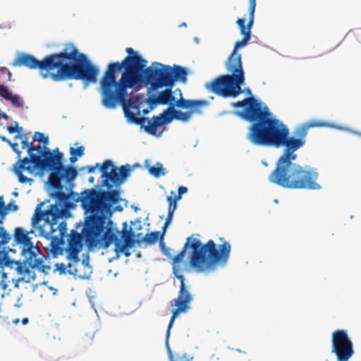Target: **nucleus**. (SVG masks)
Listing matches in <instances>:
<instances>
[{
  "label": "nucleus",
  "instance_id": "nucleus-26",
  "mask_svg": "<svg viewBox=\"0 0 361 361\" xmlns=\"http://www.w3.org/2000/svg\"><path fill=\"white\" fill-rule=\"evenodd\" d=\"M149 173L154 177H158V166H152L149 169Z\"/></svg>",
  "mask_w": 361,
  "mask_h": 361
},
{
  "label": "nucleus",
  "instance_id": "nucleus-6",
  "mask_svg": "<svg viewBox=\"0 0 361 361\" xmlns=\"http://www.w3.org/2000/svg\"><path fill=\"white\" fill-rule=\"evenodd\" d=\"M256 7H249V20L245 25V18L236 20L240 34L243 36L240 41L235 43L232 53L226 62V68L229 75H221L206 83L205 87L210 92L224 98H235L243 92L241 86L245 84V73L243 68L241 54H238V49L245 47L251 37V29L254 24Z\"/></svg>",
  "mask_w": 361,
  "mask_h": 361
},
{
  "label": "nucleus",
  "instance_id": "nucleus-35",
  "mask_svg": "<svg viewBox=\"0 0 361 361\" xmlns=\"http://www.w3.org/2000/svg\"><path fill=\"white\" fill-rule=\"evenodd\" d=\"M88 181L90 183H94V178L93 176H90L88 178Z\"/></svg>",
  "mask_w": 361,
  "mask_h": 361
},
{
  "label": "nucleus",
  "instance_id": "nucleus-31",
  "mask_svg": "<svg viewBox=\"0 0 361 361\" xmlns=\"http://www.w3.org/2000/svg\"><path fill=\"white\" fill-rule=\"evenodd\" d=\"M1 288L5 290L6 289L7 284L4 281H1Z\"/></svg>",
  "mask_w": 361,
  "mask_h": 361
},
{
  "label": "nucleus",
  "instance_id": "nucleus-38",
  "mask_svg": "<svg viewBox=\"0 0 361 361\" xmlns=\"http://www.w3.org/2000/svg\"><path fill=\"white\" fill-rule=\"evenodd\" d=\"M8 80H10L11 76V73L8 71Z\"/></svg>",
  "mask_w": 361,
  "mask_h": 361
},
{
  "label": "nucleus",
  "instance_id": "nucleus-10",
  "mask_svg": "<svg viewBox=\"0 0 361 361\" xmlns=\"http://www.w3.org/2000/svg\"><path fill=\"white\" fill-rule=\"evenodd\" d=\"M172 88L166 87L164 90L159 91V105L190 109V111H194L196 114L200 115L203 114L202 109L209 105L207 100L184 99L182 90L180 88H176L174 90Z\"/></svg>",
  "mask_w": 361,
  "mask_h": 361
},
{
  "label": "nucleus",
  "instance_id": "nucleus-2",
  "mask_svg": "<svg viewBox=\"0 0 361 361\" xmlns=\"http://www.w3.org/2000/svg\"><path fill=\"white\" fill-rule=\"evenodd\" d=\"M21 139V147L27 149L29 157L19 159L14 165V172L21 183H31L33 180L23 174V171L33 173L36 169L49 171L48 183L53 190L51 196L56 200L49 209L42 211L38 204L32 218V227L39 230V234L51 240L50 252L54 257L63 254L64 238L66 236V219L71 216L69 209L73 204L70 199L73 195L74 180L78 176L76 169L63 164V154L58 148L52 152L49 148L33 145L27 140L26 135H16Z\"/></svg>",
  "mask_w": 361,
  "mask_h": 361
},
{
  "label": "nucleus",
  "instance_id": "nucleus-20",
  "mask_svg": "<svg viewBox=\"0 0 361 361\" xmlns=\"http://www.w3.org/2000/svg\"><path fill=\"white\" fill-rule=\"evenodd\" d=\"M7 101L10 102L13 106L17 108H22L24 105L22 98L18 94H13L11 93Z\"/></svg>",
  "mask_w": 361,
  "mask_h": 361
},
{
  "label": "nucleus",
  "instance_id": "nucleus-7",
  "mask_svg": "<svg viewBox=\"0 0 361 361\" xmlns=\"http://www.w3.org/2000/svg\"><path fill=\"white\" fill-rule=\"evenodd\" d=\"M165 232L166 230L163 229L161 233L159 232V247L166 256L172 259L173 269L178 267L179 263L183 261L188 248L192 250L190 257V265L198 271H212L218 264H226L228 262L231 246L228 241L224 240V238H220L222 244L217 249L212 240L202 245L199 239L192 236L188 237L181 251L173 256L172 250L166 247L164 242Z\"/></svg>",
  "mask_w": 361,
  "mask_h": 361
},
{
  "label": "nucleus",
  "instance_id": "nucleus-27",
  "mask_svg": "<svg viewBox=\"0 0 361 361\" xmlns=\"http://www.w3.org/2000/svg\"><path fill=\"white\" fill-rule=\"evenodd\" d=\"M68 272L70 274H77V269H75V267L74 266H73L71 264H69L68 265Z\"/></svg>",
  "mask_w": 361,
  "mask_h": 361
},
{
  "label": "nucleus",
  "instance_id": "nucleus-37",
  "mask_svg": "<svg viewBox=\"0 0 361 361\" xmlns=\"http://www.w3.org/2000/svg\"><path fill=\"white\" fill-rule=\"evenodd\" d=\"M247 92L248 94H251V90H250L249 88H247Z\"/></svg>",
  "mask_w": 361,
  "mask_h": 361
},
{
  "label": "nucleus",
  "instance_id": "nucleus-33",
  "mask_svg": "<svg viewBox=\"0 0 361 361\" xmlns=\"http://www.w3.org/2000/svg\"><path fill=\"white\" fill-rule=\"evenodd\" d=\"M17 145H17L16 143H15V144H13V145H12V147H13V150H14V151H15V152L18 154V156H20V151H17V150L15 149V147H16Z\"/></svg>",
  "mask_w": 361,
  "mask_h": 361
},
{
  "label": "nucleus",
  "instance_id": "nucleus-19",
  "mask_svg": "<svg viewBox=\"0 0 361 361\" xmlns=\"http://www.w3.org/2000/svg\"><path fill=\"white\" fill-rule=\"evenodd\" d=\"M84 151H85V147L83 146H80L75 149L73 147H71L70 148L71 157L69 159L70 162L71 164H74L77 161L78 157H80L84 154Z\"/></svg>",
  "mask_w": 361,
  "mask_h": 361
},
{
  "label": "nucleus",
  "instance_id": "nucleus-22",
  "mask_svg": "<svg viewBox=\"0 0 361 361\" xmlns=\"http://www.w3.org/2000/svg\"><path fill=\"white\" fill-rule=\"evenodd\" d=\"M11 94V92H9V90L7 86L0 85V97H1L6 100H8Z\"/></svg>",
  "mask_w": 361,
  "mask_h": 361
},
{
  "label": "nucleus",
  "instance_id": "nucleus-17",
  "mask_svg": "<svg viewBox=\"0 0 361 361\" xmlns=\"http://www.w3.org/2000/svg\"><path fill=\"white\" fill-rule=\"evenodd\" d=\"M20 273L21 274V277L16 280H12L16 288H18L20 282L28 283L35 279V273L32 269H25L23 271H20Z\"/></svg>",
  "mask_w": 361,
  "mask_h": 361
},
{
  "label": "nucleus",
  "instance_id": "nucleus-34",
  "mask_svg": "<svg viewBox=\"0 0 361 361\" xmlns=\"http://www.w3.org/2000/svg\"><path fill=\"white\" fill-rule=\"evenodd\" d=\"M28 318H23L22 320V323L23 325H26L28 323Z\"/></svg>",
  "mask_w": 361,
  "mask_h": 361
},
{
  "label": "nucleus",
  "instance_id": "nucleus-16",
  "mask_svg": "<svg viewBox=\"0 0 361 361\" xmlns=\"http://www.w3.org/2000/svg\"><path fill=\"white\" fill-rule=\"evenodd\" d=\"M127 223H123V230L118 231V239L122 241V244L134 245L135 241H137V235L141 230L140 222L133 223V226L129 230L127 229Z\"/></svg>",
  "mask_w": 361,
  "mask_h": 361
},
{
  "label": "nucleus",
  "instance_id": "nucleus-12",
  "mask_svg": "<svg viewBox=\"0 0 361 361\" xmlns=\"http://www.w3.org/2000/svg\"><path fill=\"white\" fill-rule=\"evenodd\" d=\"M331 353L336 355L338 361H348L353 355V343L345 331L336 330L332 334Z\"/></svg>",
  "mask_w": 361,
  "mask_h": 361
},
{
  "label": "nucleus",
  "instance_id": "nucleus-36",
  "mask_svg": "<svg viewBox=\"0 0 361 361\" xmlns=\"http://www.w3.org/2000/svg\"><path fill=\"white\" fill-rule=\"evenodd\" d=\"M65 269H66L65 265L63 264H61V271L64 272Z\"/></svg>",
  "mask_w": 361,
  "mask_h": 361
},
{
  "label": "nucleus",
  "instance_id": "nucleus-39",
  "mask_svg": "<svg viewBox=\"0 0 361 361\" xmlns=\"http://www.w3.org/2000/svg\"><path fill=\"white\" fill-rule=\"evenodd\" d=\"M180 26H186V23H183Z\"/></svg>",
  "mask_w": 361,
  "mask_h": 361
},
{
  "label": "nucleus",
  "instance_id": "nucleus-8",
  "mask_svg": "<svg viewBox=\"0 0 361 361\" xmlns=\"http://www.w3.org/2000/svg\"><path fill=\"white\" fill-rule=\"evenodd\" d=\"M85 231L90 246H97V249H106L114 243L116 258H118L121 254L126 257L130 255L129 247L133 245L122 244V241L118 239V229L109 218L106 224L104 218L90 221Z\"/></svg>",
  "mask_w": 361,
  "mask_h": 361
},
{
  "label": "nucleus",
  "instance_id": "nucleus-29",
  "mask_svg": "<svg viewBox=\"0 0 361 361\" xmlns=\"http://www.w3.org/2000/svg\"><path fill=\"white\" fill-rule=\"evenodd\" d=\"M166 173V169L163 167L162 164L159 163V176H164Z\"/></svg>",
  "mask_w": 361,
  "mask_h": 361
},
{
  "label": "nucleus",
  "instance_id": "nucleus-14",
  "mask_svg": "<svg viewBox=\"0 0 361 361\" xmlns=\"http://www.w3.org/2000/svg\"><path fill=\"white\" fill-rule=\"evenodd\" d=\"M194 114H195L194 111H182L173 108V106H168L166 109L159 114V128L164 125L171 123L174 119L187 123L191 119Z\"/></svg>",
  "mask_w": 361,
  "mask_h": 361
},
{
  "label": "nucleus",
  "instance_id": "nucleus-21",
  "mask_svg": "<svg viewBox=\"0 0 361 361\" xmlns=\"http://www.w3.org/2000/svg\"><path fill=\"white\" fill-rule=\"evenodd\" d=\"M32 140H33V141H38L39 142H42L45 147L49 143L48 137H45L42 133H39V132L35 133V134L32 137Z\"/></svg>",
  "mask_w": 361,
  "mask_h": 361
},
{
  "label": "nucleus",
  "instance_id": "nucleus-1",
  "mask_svg": "<svg viewBox=\"0 0 361 361\" xmlns=\"http://www.w3.org/2000/svg\"><path fill=\"white\" fill-rule=\"evenodd\" d=\"M233 106L244 107L243 111L237 114L245 121L252 123L247 139L252 145L276 148L284 147L275 169L269 176L271 183L286 189L315 190L322 188L317 182L319 176L317 169L302 167L293 161L297 158L295 152L305 143L308 130L325 126L324 123L312 121L303 123L296 128L294 136H290L288 128L274 118L267 106L253 97L233 103Z\"/></svg>",
  "mask_w": 361,
  "mask_h": 361
},
{
  "label": "nucleus",
  "instance_id": "nucleus-28",
  "mask_svg": "<svg viewBox=\"0 0 361 361\" xmlns=\"http://www.w3.org/2000/svg\"><path fill=\"white\" fill-rule=\"evenodd\" d=\"M99 166V164H97L95 166H86L85 169L87 170L88 173H93L95 171L97 167Z\"/></svg>",
  "mask_w": 361,
  "mask_h": 361
},
{
  "label": "nucleus",
  "instance_id": "nucleus-4",
  "mask_svg": "<svg viewBox=\"0 0 361 361\" xmlns=\"http://www.w3.org/2000/svg\"><path fill=\"white\" fill-rule=\"evenodd\" d=\"M99 169L103 178L102 185L105 186L108 191L97 190L94 188L87 189L81 193L80 196L73 192V195L75 196H73L70 199L73 204L71 209L75 208V202L80 201L85 213L89 214L85 218L82 233H80L73 229L67 235L66 257L73 263L80 262L79 253L82 250L83 241L86 243L90 249L97 248V246L89 245L86 237V226L90 221L100 218H104V224H106L107 219L113 213L112 205L118 203L120 200L119 190L111 189L114 187H119L130 175L131 170L129 165L117 167L109 159L105 160L99 166Z\"/></svg>",
  "mask_w": 361,
  "mask_h": 361
},
{
  "label": "nucleus",
  "instance_id": "nucleus-25",
  "mask_svg": "<svg viewBox=\"0 0 361 361\" xmlns=\"http://www.w3.org/2000/svg\"><path fill=\"white\" fill-rule=\"evenodd\" d=\"M6 212L8 210H11V211H16L18 209V207L16 204L15 203V201L14 200H11L6 206Z\"/></svg>",
  "mask_w": 361,
  "mask_h": 361
},
{
  "label": "nucleus",
  "instance_id": "nucleus-30",
  "mask_svg": "<svg viewBox=\"0 0 361 361\" xmlns=\"http://www.w3.org/2000/svg\"><path fill=\"white\" fill-rule=\"evenodd\" d=\"M249 7H256V0H249Z\"/></svg>",
  "mask_w": 361,
  "mask_h": 361
},
{
  "label": "nucleus",
  "instance_id": "nucleus-24",
  "mask_svg": "<svg viewBox=\"0 0 361 361\" xmlns=\"http://www.w3.org/2000/svg\"><path fill=\"white\" fill-rule=\"evenodd\" d=\"M6 214V204L4 200L3 196H0V215H4Z\"/></svg>",
  "mask_w": 361,
  "mask_h": 361
},
{
  "label": "nucleus",
  "instance_id": "nucleus-40",
  "mask_svg": "<svg viewBox=\"0 0 361 361\" xmlns=\"http://www.w3.org/2000/svg\"><path fill=\"white\" fill-rule=\"evenodd\" d=\"M2 140H3L4 141H6V139L4 137H2Z\"/></svg>",
  "mask_w": 361,
  "mask_h": 361
},
{
  "label": "nucleus",
  "instance_id": "nucleus-18",
  "mask_svg": "<svg viewBox=\"0 0 361 361\" xmlns=\"http://www.w3.org/2000/svg\"><path fill=\"white\" fill-rule=\"evenodd\" d=\"M137 235V242H145L148 244L154 243L158 240V231H154L152 233H143L140 232Z\"/></svg>",
  "mask_w": 361,
  "mask_h": 361
},
{
  "label": "nucleus",
  "instance_id": "nucleus-41",
  "mask_svg": "<svg viewBox=\"0 0 361 361\" xmlns=\"http://www.w3.org/2000/svg\"><path fill=\"white\" fill-rule=\"evenodd\" d=\"M18 322H19V320L17 319V320L15 321V323H18Z\"/></svg>",
  "mask_w": 361,
  "mask_h": 361
},
{
  "label": "nucleus",
  "instance_id": "nucleus-3",
  "mask_svg": "<svg viewBox=\"0 0 361 361\" xmlns=\"http://www.w3.org/2000/svg\"><path fill=\"white\" fill-rule=\"evenodd\" d=\"M121 61L109 63L99 80V91L102 104L107 109L121 106L125 117L144 127L147 133L156 135L158 116L152 120L140 117L158 104V62L147 66V61L133 48Z\"/></svg>",
  "mask_w": 361,
  "mask_h": 361
},
{
  "label": "nucleus",
  "instance_id": "nucleus-5",
  "mask_svg": "<svg viewBox=\"0 0 361 361\" xmlns=\"http://www.w3.org/2000/svg\"><path fill=\"white\" fill-rule=\"evenodd\" d=\"M13 65L39 69L44 78L50 77L54 81L80 80L87 83H95L99 72L86 55L80 53L71 43L65 44L61 52L49 54L41 61L31 54H20Z\"/></svg>",
  "mask_w": 361,
  "mask_h": 361
},
{
  "label": "nucleus",
  "instance_id": "nucleus-32",
  "mask_svg": "<svg viewBox=\"0 0 361 361\" xmlns=\"http://www.w3.org/2000/svg\"><path fill=\"white\" fill-rule=\"evenodd\" d=\"M0 116H1L3 118H4V119H8V115H7L6 113H4V112L0 113Z\"/></svg>",
  "mask_w": 361,
  "mask_h": 361
},
{
  "label": "nucleus",
  "instance_id": "nucleus-9",
  "mask_svg": "<svg viewBox=\"0 0 361 361\" xmlns=\"http://www.w3.org/2000/svg\"><path fill=\"white\" fill-rule=\"evenodd\" d=\"M30 232L21 227L15 228L13 233L14 241L21 248V255L24 257V262L32 269H37L43 273H47L50 269L49 266L44 264L40 257V250L35 245L29 237Z\"/></svg>",
  "mask_w": 361,
  "mask_h": 361
},
{
  "label": "nucleus",
  "instance_id": "nucleus-13",
  "mask_svg": "<svg viewBox=\"0 0 361 361\" xmlns=\"http://www.w3.org/2000/svg\"><path fill=\"white\" fill-rule=\"evenodd\" d=\"M177 278L180 281L181 284L178 298L174 299L171 303V305L173 306L174 308L172 310V316L166 332L167 338L169 336L170 329L173 326L176 317L180 313L186 312L190 308V303L192 300V296L185 285L183 276H177Z\"/></svg>",
  "mask_w": 361,
  "mask_h": 361
},
{
  "label": "nucleus",
  "instance_id": "nucleus-23",
  "mask_svg": "<svg viewBox=\"0 0 361 361\" xmlns=\"http://www.w3.org/2000/svg\"><path fill=\"white\" fill-rule=\"evenodd\" d=\"M14 124H15L14 126H7V128H6L7 130L10 133H14L17 132L18 133V135H21L20 133L23 131V128L19 127L18 123L16 121L14 122Z\"/></svg>",
  "mask_w": 361,
  "mask_h": 361
},
{
  "label": "nucleus",
  "instance_id": "nucleus-11",
  "mask_svg": "<svg viewBox=\"0 0 361 361\" xmlns=\"http://www.w3.org/2000/svg\"><path fill=\"white\" fill-rule=\"evenodd\" d=\"M188 70L178 65H164L159 63V88L173 87L176 82L185 84Z\"/></svg>",
  "mask_w": 361,
  "mask_h": 361
},
{
  "label": "nucleus",
  "instance_id": "nucleus-15",
  "mask_svg": "<svg viewBox=\"0 0 361 361\" xmlns=\"http://www.w3.org/2000/svg\"><path fill=\"white\" fill-rule=\"evenodd\" d=\"M188 192V188L185 186H180L178 190V194L176 195L173 191H171V195L168 196L166 198L168 202V213L166 218V221L164 225L163 226V230H166L168 226L171 224L173 212L177 207V202L181 199L182 195Z\"/></svg>",
  "mask_w": 361,
  "mask_h": 361
}]
</instances>
